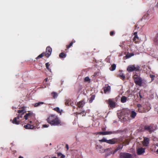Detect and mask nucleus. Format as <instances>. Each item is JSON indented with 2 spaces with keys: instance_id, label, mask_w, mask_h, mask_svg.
I'll use <instances>...</instances> for the list:
<instances>
[{
  "instance_id": "c85d7f7f",
  "label": "nucleus",
  "mask_w": 158,
  "mask_h": 158,
  "mask_svg": "<svg viewBox=\"0 0 158 158\" xmlns=\"http://www.w3.org/2000/svg\"><path fill=\"white\" fill-rule=\"evenodd\" d=\"M44 56H45V53L44 52L39 55L36 58V59H37L39 58H41Z\"/></svg>"
},
{
  "instance_id": "ea45409f",
  "label": "nucleus",
  "mask_w": 158,
  "mask_h": 158,
  "mask_svg": "<svg viewBox=\"0 0 158 158\" xmlns=\"http://www.w3.org/2000/svg\"><path fill=\"white\" fill-rule=\"evenodd\" d=\"M110 35L111 36H113L114 34V31H112L110 32Z\"/></svg>"
},
{
  "instance_id": "72a5a7b5",
  "label": "nucleus",
  "mask_w": 158,
  "mask_h": 158,
  "mask_svg": "<svg viewBox=\"0 0 158 158\" xmlns=\"http://www.w3.org/2000/svg\"><path fill=\"white\" fill-rule=\"evenodd\" d=\"M57 154L58 156H60V158H64L65 157V156L64 155L60 152H58Z\"/></svg>"
},
{
  "instance_id": "cd10ccee",
  "label": "nucleus",
  "mask_w": 158,
  "mask_h": 158,
  "mask_svg": "<svg viewBox=\"0 0 158 158\" xmlns=\"http://www.w3.org/2000/svg\"><path fill=\"white\" fill-rule=\"evenodd\" d=\"M136 115V113L135 111H131V118H134L135 117Z\"/></svg>"
},
{
  "instance_id": "f03ea898",
  "label": "nucleus",
  "mask_w": 158,
  "mask_h": 158,
  "mask_svg": "<svg viewBox=\"0 0 158 158\" xmlns=\"http://www.w3.org/2000/svg\"><path fill=\"white\" fill-rule=\"evenodd\" d=\"M140 72L133 73L132 78L136 85L141 86L143 80L140 77Z\"/></svg>"
},
{
  "instance_id": "f8f14e48",
  "label": "nucleus",
  "mask_w": 158,
  "mask_h": 158,
  "mask_svg": "<svg viewBox=\"0 0 158 158\" xmlns=\"http://www.w3.org/2000/svg\"><path fill=\"white\" fill-rule=\"evenodd\" d=\"M22 115L23 114H19L17 117L15 118L13 121V123L16 124H19V121H17V119H19L20 118H22Z\"/></svg>"
},
{
  "instance_id": "5701e85b",
  "label": "nucleus",
  "mask_w": 158,
  "mask_h": 158,
  "mask_svg": "<svg viewBox=\"0 0 158 158\" xmlns=\"http://www.w3.org/2000/svg\"><path fill=\"white\" fill-rule=\"evenodd\" d=\"M24 127L26 129H32L33 128V125H31L29 124H27L26 125H25Z\"/></svg>"
},
{
  "instance_id": "9d476101",
  "label": "nucleus",
  "mask_w": 158,
  "mask_h": 158,
  "mask_svg": "<svg viewBox=\"0 0 158 158\" xmlns=\"http://www.w3.org/2000/svg\"><path fill=\"white\" fill-rule=\"evenodd\" d=\"M52 52V49L50 47H47L46 49L45 56L47 57H48L51 55Z\"/></svg>"
},
{
  "instance_id": "a19ab883",
  "label": "nucleus",
  "mask_w": 158,
  "mask_h": 158,
  "mask_svg": "<svg viewBox=\"0 0 158 158\" xmlns=\"http://www.w3.org/2000/svg\"><path fill=\"white\" fill-rule=\"evenodd\" d=\"M98 72H95L94 74V75H93V76L94 77H95L97 76L98 75Z\"/></svg>"
},
{
  "instance_id": "4468645a",
  "label": "nucleus",
  "mask_w": 158,
  "mask_h": 158,
  "mask_svg": "<svg viewBox=\"0 0 158 158\" xmlns=\"http://www.w3.org/2000/svg\"><path fill=\"white\" fill-rule=\"evenodd\" d=\"M104 91L105 93L109 92L110 90V86L108 85H106L105 87L103 88Z\"/></svg>"
},
{
  "instance_id": "473e14b6",
  "label": "nucleus",
  "mask_w": 158,
  "mask_h": 158,
  "mask_svg": "<svg viewBox=\"0 0 158 158\" xmlns=\"http://www.w3.org/2000/svg\"><path fill=\"white\" fill-rule=\"evenodd\" d=\"M25 110L24 108H22L21 110H19L18 111V112L19 113H22V114H24L25 113Z\"/></svg>"
},
{
  "instance_id": "c03bdc74",
  "label": "nucleus",
  "mask_w": 158,
  "mask_h": 158,
  "mask_svg": "<svg viewBox=\"0 0 158 158\" xmlns=\"http://www.w3.org/2000/svg\"><path fill=\"white\" fill-rule=\"evenodd\" d=\"M158 39V34H156V36H155V41H156V39Z\"/></svg>"
},
{
  "instance_id": "20e7f679",
  "label": "nucleus",
  "mask_w": 158,
  "mask_h": 158,
  "mask_svg": "<svg viewBox=\"0 0 158 158\" xmlns=\"http://www.w3.org/2000/svg\"><path fill=\"white\" fill-rule=\"evenodd\" d=\"M127 70L129 73L131 72L134 71L135 72H140V67L137 65L135 66V65H130L128 66L127 68Z\"/></svg>"
},
{
  "instance_id": "4c0bfd02",
  "label": "nucleus",
  "mask_w": 158,
  "mask_h": 158,
  "mask_svg": "<svg viewBox=\"0 0 158 158\" xmlns=\"http://www.w3.org/2000/svg\"><path fill=\"white\" fill-rule=\"evenodd\" d=\"M150 77L151 78L152 81H153L154 79V77H155V75L150 74Z\"/></svg>"
},
{
  "instance_id": "c9c22d12",
  "label": "nucleus",
  "mask_w": 158,
  "mask_h": 158,
  "mask_svg": "<svg viewBox=\"0 0 158 158\" xmlns=\"http://www.w3.org/2000/svg\"><path fill=\"white\" fill-rule=\"evenodd\" d=\"M83 104V101H81L77 103V105L79 107L82 106Z\"/></svg>"
},
{
  "instance_id": "393cba45",
  "label": "nucleus",
  "mask_w": 158,
  "mask_h": 158,
  "mask_svg": "<svg viewBox=\"0 0 158 158\" xmlns=\"http://www.w3.org/2000/svg\"><path fill=\"white\" fill-rule=\"evenodd\" d=\"M116 65L115 64H113L111 65V67L110 68V71H113L115 70L116 69Z\"/></svg>"
},
{
  "instance_id": "de8ad7c7",
  "label": "nucleus",
  "mask_w": 158,
  "mask_h": 158,
  "mask_svg": "<svg viewBox=\"0 0 158 158\" xmlns=\"http://www.w3.org/2000/svg\"><path fill=\"white\" fill-rule=\"evenodd\" d=\"M66 147L67 148V150L69 149V146H68V144H66Z\"/></svg>"
},
{
  "instance_id": "3c124183",
  "label": "nucleus",
  "mask_w": 158,
  "mask_h": 158,
  "mask_svg": "<svg viewBox=\"0 0 158 158\" xmlns=\"http://www.w3.org/2000/svg\"><path fill=\"white\" fill-rule=\"evenodd\" d=\"M84 113V111H83L80 113V114H83Z\"/></svg>"
},
{
  "instance_id": "7ed1b4c3",
  "label": "nucleus",
  "mask_w": 158,
  "mask_h": 158,
  "mask_svg": "<svg viewBox=\"0 0 158 158\" xmlns=\"http://www.w3.org/2000/svg\"><path fill=\"white\" fill-rule=\"evenodd\" d=\"M99 141L102 142H106L107 143L110 144H114L118 143H119L118 142L120 141L122 142V141L120 140L118 138H114L111 139L107 140L106 138H103L102 139L99 140Z\"/></svg>"
},
{
  "instance_id": "79ce46f5",
  "label": "nucleus",
  "mask_w": 158,
  "mask_h": 158,
  "mask_svg": "<svg viewBox=\"0 0 158 158\" xmlns=\"http://www.w3.org/2000/svg\"><path fill=\"white\" fill-rule=\"evenodd\" d=\"M127 99H121V101L122 103H124L126 102Z\"/></svg>"
},
{
  "instance_id": "a211bd4d",
  "label": "nucleus",
  "mask_w": 158,
  "mask_h": 158,
  "mask_svg": "<svg viewBox=\"0 0 158 158\" xmlns=\"http://www.w3.org/2000/svg\"><path fill=\"white\" fill-rule=\"evenodd\" d=\"M104 135H110L111 134H114L116 133V132L115 131H104Z\"/></svg>"
},
{
  "instance_id": "e2e57ef3",
  "label": "nucleus",
  "mask_w": 158,
  "mask_h": 158,
  "mask_svg": "<svg viewBox=\"0 0 158 158\" xmlns=\"http://www.w3.org/2000/svg\"><path fill=\"white\" fill-rule=\"evenodd\" d=\"M143 107H144V108H145V106H143Z\"/></svg>"
},
{
  "instance_id": "aec40b11",
  "label": "nucleus",
  "mask_w": 158,
  "mask_h": 158,
  "mask_svg": "<svg viewBox=\"0 0 158 158\" xmlns=\"http://www.w3.org/2000/svg\"><path fill=\"white\" fill-rule=\"evenodd\" d=\"M138 110L139 112L141 113H143L145 112L144 110H142V106L141 104H138Z\"/></svg>"
},
{
  "instance_id": "0eeeda50",
  "label": "nucleus",
  "mask_w": 158,
  "mask_h": 158,
  "mask_svg": "<svg viewBox=\"0 0 158 158\" xmlns=\"http://www.w3.org/2000/svg\"><path fill=\"white\" fill-rule=\"evenodd\" d=\"M96 149L101 153H103L107 151H110V148H107L106 149L103 148L100 145H97L96 146Z\"/></svg>"
},
{
  "instance_id": "6e6d98bb",
  "label": "nucleus",
  "mask_w": 158,
  "mask_h": 158,
  "mask_svg": "<svg viewBox=\"0 0 158 158\" xmlns=\"http://www.w3.org/2000/svg\"><path fill=\"white\" fill-rule=\"evenodd\" d=\"M51 158H57L56 157H52Z\"/></svg>"
},
{
  "instance_id": "37998d69",
  "label": "nucleus",
  "mask_w": 158,
  "mask_h": 158,
  "mask_svg": "<svg viewBox=\"0 0 158 158\" xmlns=\"http://www.w3.org/2000/svg\"><path fill=\"white\" fill-rule=\"evenodd\" d=\"M49 126V125H48L47 124H44L43 125V127H48Z\"/></svg>"
},
{
  "instance_id": "5fc2aeb1",
  "label": "nucleus",
  "mask_w": 158,
  "mask_h": 158,
  "mask_svg": "<svg viewBox=\"0 0 158 158\" xmlns=\"http://www.w3.org/2000/svg\"><path fill=\"white\" fill-rule=\"evenodd\" d=\"M19 158H23V157H22L21 156H19Z\"/></svg>"
},
{
  "instance_id": "7c9ffc66",
  "label": "nucleus",
  "mask_w": 158,
  "mask_h": 158,
  "mask_svg": "<svg viewBox=\"0 0 158 158\" xmlns=\"http://www.w3.org/2000/svg\"><path fill=\"white\" fill-rule=\"evenodd\" d=\"M44 103L43 102H39L37 103H36L34 105V106L35 107H38L39 106H40L41 105H42Z\"/></svg>"
},
{
  "instance_id": "f257e3e1",
  "label": "nucleus",
  "mask_w": 158,
  "mask_h": 158,
  "mask_svg": "<svg viewBox=\"0 0 158 158\" xmlns=\"http://www.w3.org/2000/svg\"><path fill=\"white\" fill-rule=\"evenodd\" d=\"M48 122L53 126H57L60 124L61 122L57 116L52 114L50 115L47 119Z\"/></svg>"
},
{
  "instance_id": "680f3d73",
  "label": "nucleus",
  "mask_w": 158,
  "mask_h": 158,
  "mask_svg": "<svg viewBox=\"0 0 158 158\" xmlns=\"http://www.w3.org/2000/svg\"><path fill=\"white\" fill-rule=\"evenodd\" d=\"M125 119L126 120H127V119L126 118H125Z\"/></svg>"
},
{
  "instance_id": "ddd939ff",
  "label": "nucleus",
  "mask_w": 158,
  "mask_h": 158,
  "mask_svg": "<svg viewBox=\"0 0 158 158\" xmlns=\"http://www.w3.org/2000/svg\"><path fill=\"white\" fill-rule=\"evenodd\" d=\"M142 142L143 146L146 147L148 146L149 143V139L146 137H144L143 140Z\"/></svg>"
},
{
  "instance_id": "603ef678",
  "label": "nucleus",
  "mask_w": 158,
  "mask_h": 158,
  "mask_svg": "<svg viewBox=\"0 0 158 158\" xmlns=\"http://www.w3.org/2000/svg\"><path fill=\"white\" fill-rule=\"evenodd\" d=\"M137 27V25H135V30H136V27Z\"/></svg>"
},
{
  "instance_id": "1a4fd4ad",
  "label": "nucleus",
  "mask_w": 158,
  "mask_h": 158,
  "mask_svg": "<svg viewBox=\"0 0 158 158\" xmlns=\"http://www.w3.org/2000/svg\"><path fill=\"white\" fill-rule=\"evenodd\" d=\"M120 158H132L131 154L128 153H121L120 155Z\"/></svg>"
},
{
  "instance_id": "b1692460",
  "label": "nucleus",
  "mask_w": 158,
  "mask_h": 158,
  "mask_svg": "<svg viewBox=\"0 0 158 158\" xmlns=\"http://www.w3.org/2000/svg\"><path fill=\"white\" fill-rule=\"evenodd\" d=\"M134 55V54L133 53H127L125 57L127 59H128L133 56Z\"/></svg>"
},
{
  "instance_id": "412c9836",
  "label": "nucleus",
  "mask_w": 158,
  "mask_h": 158,
  "mask_svg": "<svg viewBox=\"0 0 158 158\" xmlns=\"http://www.w3.org/2000/svg\"><path fill=\"white\" fill-rule=\"evenodd\" d=\"M32 113H29L26 114L24 116V118L26 120H27L28 118L30 117L31 115H32Z\"/></svg>"
},
{
  "instance_id": "58836bf2",
  "label": "nucleus",
  "mask_w": 158,
  "mask_h": 158,
  "mask_svg": "<svg viewBox=\"0 0 158 158\" xmlns=\"http://www.w3.org/2000/svg\"><path fill=\"white\" fill-rule=\"evenodd\" d=\"M100 134L102 135H104V131L103 132H99L97 133V134Z\"/></svg>"
},
{
  "instance_id": "052dcab7",
  "label": "nucleus",
  "mask_w": 158,
  "mask_h": 158,
  "mask_svg": "<svg viewBox=\"0 0 158 158\" xmlns=\"http://www.w3.org/2000/svg\"><path fill=\"white\" fill-rule=\"evenodd\" d=\"M123 118L124 119V117Z\"/></svg>"
},
{
  "instance_id": "39448f33",
  "label": "nucleus",
  "mask_w": 158,
  "mask_h": 158,
  "mask_svg": "<svg viewBox=\"0 0 158 158\" xmlns=\"http://www.w3.org/2000/svg\"><path fill=\"white\" fill-rule=\"evenodd\" d=\"M156 129V126L152 124L150 125L146 126L144 127V130L148 131L150 133L154 131Z\"/></svg>"
},
{
  "instance_id": "bb28decb",
  "label": "nucleus",
  "mask_w": 158,
  "mask_h": 158,
  "mask_svg": "<svg viewBox=\"0 0 158 158\" xmlns=\"http://www.w3.org/2000/svg\"><path fill=\"white\" fill-rule=\"evenodd\" d=\"M53 110L56 111V112H57L61 114V112L62 111V110H60L59 108L57 107H56L55 108H54Z\"/></svg>"
},
{
  "instance_id": "864d4df0",
  "label": "nucleus",
  "mask_w": 158,
  "mask_h": 158,
  "mask_svg": "<svg viewBox=\"0 0 158 158\" xmlns=\"http://www.w3.org/2000/svg\"><path fill=\"white\" fill-rule=\"evenodd\" d=\"M94 97H93V96H92L91 98H90V99H94Z\"/></svg>"
},
{
  "instance_id": "8fccbe9b",
  "label": "nucleus",
  "mask_w": 158,
  "mask_h": 158,
  "mask_svg": "<svg viewBox=\"0 0 158 158\" xmlns=\"http://www.w3.org/2000/svg\"><path fill=\"white\" fill-rule=\"evenodd\" d=\"M139 94V96H140V98H143V97L142 96V95H141L140 94Z\"/></svg>"
},
{
  "instance_id": "f3484780",
  "label": "nucleus",
  "mask_w": 158,
  "mask_h": 158,
  "mask_svg": "<svg viewBox=\"0 0 158 158\" xmlns=\"http://www.w3.org/2000/svg\"><path fill=\"white\" fill-rule=\"evenodd\" d=\"M154 151L158 155V143H156L154 145Z\"/></svg>"
},
{
  "instance_id": "6ab92c4d",
  "label": "nucleus",
  "mask_w": 158,
  "mask_h": 158,
  "mask_svg": "<svg viewBox=\"0 0 158 158\" xmlns=\"http://www.w3.org/2000/svg\"><path fill=\"white\" fill-rule=\"evenodd\" d=\"M75 42V41L74 40H73L69 44L66 45V49L65 50H67L69 49L70 48L72 47L73 43Z\"/></svg>"
},
{
  "instance_id": "9b49d317",
  "label": "nucleus",
  "mask_w": 158,
  "mask_h": 158,
  "mask_svg": "<svg viewBox=\"0 0 158 158\" xmlns=\"http://www.w3.org/2000/svg\"><path fill=\"white\" fill-rule=\"evenodd\" d=\"M107 102L108 103L111 108H114L116 106L115 103L111 99H109L107 100Z\"/></svg>"
},
{
  "instance_id": "49530a36",
  "label": "nucleus",
  "mask_w": 158,
  "mask_h": 158,
  "mask_svg": "<svg viewBox=\"0 0 158 158\" xmlns=\"http://www.w3.org/2000/svg\"><path fill=\"white\" fill-rule=\"evenodd\" d=\"M137 34V32L136 31L134 33L133 35H134V36L135 35H138Z\"/></svg>"
},
{
  "instance_id": "bf43d9fd",
  "label": "nucleus",
  "mask_w": 158,
  "mask_h": 158,
  "mask_svg": "<svg viewBox=\"0 0 158 158\" xmlns=\"http://www.w3.org/2000/svg\"><path fill=\"white\" fill-rule=\"evenodd\" d=\"M150 109V108H149V109H148V110H149Z\"/></svg>"
},
{
  "instance_id": "2f4dec72",
  "label": "nucleus",
  "mask_w": 158,
  "mask_h": 158,
  "mask_svg": "<svg viewBox=\"0 0 158 158\" xmlns=\"http://www.w3.org/2000/svg\"><path fill=\"white\" fill-rule=\"evenodd\" d=\"M118 98H120V99H127V98L125 96H123L122 94H119L115 99H118Z\"/></svg>"
},
{
  "instance_id": "dca6fc26",
  "label": "nucleus",
  "mask_w": 158,
  "mask_h": 158,
  "mask_svg": "<svg viewBox=\"0 0 158 158\" xmlns=\"http://www.w3.org/2000/svg\"><path fill=\"white\" fill-rule=\"evenodd\" d=\"M119 74H118V76L120 78L123 80H124L125 78V75L122 73V71H120L119 72H120Z\"/></svg>"
},
{
  "instance_id": "c756f323",
  "label": "nucleus",
  "mask_w": 158,
  "mask_h": 158,
  "mask_svg": "<svg viewBox=\"0 0 158 158\" xmlns=\"http://www.w3.org/2000/svg\"><path fill=\"white\" fill-rule=\"evenodd\" d=\"M46 67L48 71L50 72H51V69L49 68V66L50 65V64L48 62L47 63L45 64Z\"/></svg>"
},
{
  "instance_id": "423d86ee",
  "label": "nucleus",
  "mask_w": 158,
  "mask_h": 158,
  "mask_svg": "<svg viewBox=\"0 0 158 158\" xmlns=\"http://www.w3.org/2000/svg\"><path fill=\"white\" fill-rule=\"evenodd\" d=\"M123 146V143L120 144L116 148L114 151H111L109 152V154H106V156H108L109 155H110L111 154H115L116 152H117L118 151L120 150L121 151Z\"/></svg>"
},
{
  "instance_id": "09e8293b",
  "label": "nucleus",
  "mask_w": 158,
  "mask_h": 158,
  "mask_svg": "<svg viewBox=\"0 0 158 158\" xmlns=\"http://www.w3.org/2000/svg\"><path fill=\"white\" fill-rule=\"evenodd\" d=\"M48 78H45L44 80V81L45 82H47L48 81Z\"/></svg>"
},
{
  "instance_id": "6e6552de",
  "label": "nucleus",
  "mask_w": 158,
  "mask_h": 158,
  "mask_svg": "<svg viewBox=\"0 0 158 158\" xmlns=\"http://www.w3.org/2000/svg\"><path fill=\"white\" fill-rule=\"evenodd\" d=\"M138 144V143L137 147L136 148L137 154L139 155H143L145 152V148L139 147Z\"/></svg>"
},
{
  "instance_id": "13d9d810",
  "label": "nucleus",
  "mask_w": 158,
  "mask_h": 158,
  "mask_svg": "<svg viewBox=\"0 0 158 158\" xmlns=\"http://www.w3.org/2000/svg\"><path fill=\"white\" fill-rule=\"evenodd\" d=\"M30 123H32V122H31V121H30Z\"/></svg>"
},
{
  "instance_id": "a18cd8bd",
  "label": "nucleus",
  "mask_w": 158,
  "mask_h": 158,
  "mask_svg": "<svg viewBox=\"0 0 158 158\" xmlns=\"http://www.w3.org/2000/svg\"><path fill=\"white\" fill-rule=\"evenodd\" d=\"M69 100H67L65 102V104L66 105V104H68V105H69Z\"/></svg>"
},
{
  "instance_id": "e433bc0d",
  "label": "nucleus",
  "mask_w": 158,
  "mask_h": 158,
  "mask_svg": "<svg viewBox=\"0 0 158 158\" xmlns=\"http://www.w3.org/2000/svg\"><path fill=\"white\" fill-rule=\"evenodd\" d=\"M129 141H128L127 139H126L123 142V143L125 145H128L129 144Z\"/></svg>"
},
{
  "instance_id": "4be33fe9",
  "label": "nucleus",
  "mask_w": 158,
  "mask_h": 158,
  "mask_svg": "<svg viewBox=\"0 0 158 158\" xmlns=\"http://www.w3.org/2000/svg\"><path fill=\"white\" fill-rule=\"evenodd\" d=\"M51 95L54 98H56L58 96V94L56 92H53L51 93Z\"/></svg>"
},
{
  "instance_id": "4d7b16f0",
  "label": "nucleus",
  "mask_w": 158,
  "mask_h": 158,
  "mask_svg": "<svg viewBox=\"0 0 158 158\" xmlns=\"http://www.w3.org/2000/svg\"><path fill=\"white\" fill-rule=\"evenodd\" d=\"M90 102H92V100H90Z\"/></svg>"
},
{
  "instance_id": "f704fd0d",
  "label": "nucleus",
  "mask_w": 158,
  "mask_h": 158,
  "mask_svg": "<svg viewBox=\"0 0 158 158\" xmlns=\"http://www.w3.org/2000/svg\"><path fill=\"white\" fill-rule=\"evenodd\" d=\"M84 81L85 82H89L90 81V80L88 77H86L84 79Z\"/></svg>"
},
{
  "instance_id": "a878e982",
  "label": "nucleus",
  "mask_w": 158,
  "mask_h": 158,
  "mask_svg": "<svg viewBox=\"0 0 158 158\" xmlns=\"http://www.w3.org/2000/svg\"><path fill=\"white\" fill-rule=\"evenodd\" d=\"M66 54H65L64 52H61L59 54V56L60 58H63L66 57Z\"/></svg>"
},
{
  "instance_id": "2eb2a0df",
  "label": "nucleus",
  "mask_w": 158,
  "mask_h": 158,
  "mask_svg": "<svg viewBox=\"0 0 158 158\" xmlns=\"http://www.w3.org/2000/svg\"><path fill=\"white\" fill-rule=\"evenodd\" d=\"M133 40L135 44H139L140 41L138 35L135 36Z\"/></svg>"
}]
</instances>
